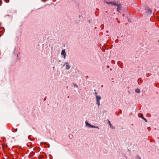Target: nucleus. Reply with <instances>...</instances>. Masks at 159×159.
Here are the masks:
<instances>
[{
	"label": "nucleus",
	"mask_w": 159,
	"mask_h": 159,
	"mask_svg": "<svg viewBox=\"0 0 159 159\" xmlns=\"http://www.w3.org/2000/svg\"><path fill=\"white\" fill-rule=\"evenodd\" d=\"M96 99L97 104L99 106L100 105L99 101L101 98V96H98L97 95H96Z\"/></svg>",
	"instance_id": "1"
},
{
	"label": "nucleus",
	"mask_w": 159,
	"mask_h": 159,
	"mask_svg": "<svg viewBox=\"0 0 159 159\" xmlns=\"http://www.w3.org/2000/svg\"><path fill=\"white\" fill-rule=\"evenodd\" d=\"M63 66H65L66 69L67 70L69 69L70 67V66L67 62L65 63Z\"/></svg>",
	"instance_id": "2"
},
{
	"label": "nucleus",
	"mask_w": 159,
	"mask_h": 159,
	"mask_svg": "<svg viewBox=\"0 0 159 159\" xmlns=\"http://www.w3.org/2000/svg\"><path fill=\"white\" fill-rule=\"evenodd\" d=\"M61 54L63 56L64 58V59L66 58V54L65 52V49L62 50L61 52Z\"/></svg>",
	"instance_id": "3"
},
{
	"label": "nucleus",
	"mask_w": 159,
	"mask_h": 159,
	"mask_svg": "<svg viewBox=\"0 0 159 159\" xmlns=\"http://www.w3.org/2000/svg\"><path fill=\"white\" fill-rule=\"evenodd\" d=\"M121 3H119V4H118V5L116 6L117 7V11L118 12H120V8L121 7Z\"/></svg>",
	"instance_id": "4"
},
{
	"label": "nucleus",
	"mask_w": 159,
	"mask_h": 159,
	"mask_svg": "<svg viewBox=\"0 0 159 159\" xmlns=\"http://www.w3.org/2000/svg\"><path fill=\"white\" fill-rule=\"evenodd\" d=\"M152 11L151 9L148 8L146 11V12L149 14H151L152 13Z\"/></svg>",
	"instance_id": "5"
},
{
	"label": "nucleus",
	"mask_w": 159,
	"mask_h": 159,
	"mask_svg": "<svg viewBox=\"0 0 159 159\" xmlns=\"http://www.w3.org/2000/svg\"><path fill=\"white\" fill-rule=\"evenodd\" d=\"M119 4V3H118V2H116L114 1H112V4L113 5L116 6H118Z\"/></svg>",
	"instance_id": "6"
},
{
	"label": "nucleus",
	"mask_w": 159,
	"mask_h": 159,
	"mask_svg": "<svg viewBox=\"0 0 159 159\" xmlns=\"http://www.w3.org/2000/svg\"><path fill=\"white\" fill-rule=\"evenodd\" d=\"M85 124L87 126H89V127H92L93 126V125H91L89 124L87 121L85 122Z\"/></svg>",
	"instance_id": "7"
},
{
	"label": "nucleus",
	"mask_w": 159,
	"mask_h": 159,
	"mask_svg": "<svg viewBox=\"0 0 159 159\" xmlns=\"http://www.w3.org/2000/svg\"><path fill=\"white\" fill-rule=\"evenodd\" d=\"M108 124H109L110 127H111V128H112L113 129H114V127L112 126L111 124V123L109 121H108Z\"/></svg>",
	"instance_id": "8"
},
{
	"label": "nucleus",
	"mask_w": 159,
	"mask_h": 159,
	"mask_svg": "<svg viewBox=\"0 0 159 159\" xmlns=\"http://www.w3.org/2000/svg\"><path fill=\"white\" fill-rule=\"evenodd\" d=\"M141 117L146 122L147 121L146 119L144 117L143 114H141Z\"/></svg>",
	"instance_id": "9"
},
{
	"label": "nucleus",
	"mask_w": 159,
	"mask_h": 159,
	"mask_svg": "<svg viewBox=\"0 0 159 159\" xmlns=\"http://www.w3.org/2000/svg\"><path fill=\"white\" fill-rule=\"evenodd\" d=\"M135 92L136 93H139L140 92V90L138 89H137L135 90Z\"/></svg>",
	"instance_id": "10"
},
{
	"label": "nucleus",
	"mask_w": 159,
	"mask_h": 159,
	"mask_svg": "<svg viewBox=\"0 0 159 159\" xmlns=\"http://www.w3.org/2000/svg\"><path fill=\"white\" fill-rule=\"evenodd\" d=\"M106 3L108 5H109L110 4H112V1L110 2H106Z\"/></svg>",
	"instance_id": "11"
},
{
	"label": "nucleus",
	"mask_w": 159,
	"mask_h": 159,
	"mask_svg": "<svg viewBox=\"0 0 159 159\" xmlns=\"http://www.w3.org/2000/svg\"><path fill=\"white\" fill-rule=\"evenodd\" d=\"M136 159H141V158L139 157V156H137L136 157Z\"/></svg>",
	"instance_id": "12"
},
{
	"label": "nucleus",
	"mask_w": 159,
	"mask_h": 159,
	"mask_svg": "<svg viewBox=\"0 0 159 159\" xmlns=\"http://www.w3.org/2000/svg\"><path fill=\"white\" fill-rule=\"evenodd\" d=\"M92 128H97V129H99L98 127L97 126H94L93 125V126H92Z\"/></svg>",
	"instance_id": "13"
},
{
	"label": "nucleus",
	"mask_w": 159,
	"mask_h": 159,
	"mask_svg": "<svg viewBox=\"0 0 159 159\" xmlns=\"http://www.w3.org/2000/svg\"><path fill=\"white\" fill-rule=\"evenodd\" d=\"M74 87H76V88H77L78 87V86L77 85H76V84L74 86Z\"/></svg>",
	"instance_id": "14"
},
{
	"label": "nucleus",
	"mask_w": 159,
	"mask_h": 159,
	"mask_svg": "<svg viewBox=\"0 0 159 159\" xmlns=\"http://www.w3.org/2000/svg\"><path fill=\"white\" fill-rule=\"evenodd\" d=\"M44 143V142H42L40 143V144H43Z\"/></svg>",
	"instance_id": "15"
},
{
	"label": "nucleus",
	"mask_w": 159,
	"mask_h": 159,
	"mask_svg": "<svg viewBox=\"0 0 159 159\" xmlns=\"http://www.w3.org/2000/svg\"><path fill=\"white\" fill-rule=\"evenodd\" d=\"M46 0H42V1L43 2H45L46 1Z\"/></svg>",
	"instance_id": "16"
},
{
	"label": "nucleus",
	"mask_w": 159,
	"mask_h": 159,
	"mask_svg": "<svg viewBox=\"0 0 159 159\" xmlns=\"http://www.w3.org/2000/svg\"><path fill=\"white\" fill-rule=\"evenodd\" d=\"M94 94L96 95H97V93L96 92H95Z\"/></svg>",
	"instance_id": "17"
},
{
	"label": "nucleus",
	"mask_w": 159,
	"mask_h": 159,
	"mask_svg": "<svg viewBox=\"0 0 159 159\" xmlns=\"http://www.w3.org/2000/svg\"><path fill=\"white\" fill-rule=\"evenodd\" d=\"M5 146L6 147H7V145H5Z\"/></svg>",
	"instance_id": "18"
},
{
	"label": "nucleus",
	"mask_w": 159,
	"mask_h": 159,
	"mask_svg": "<svg viewBox=\"0 0 159 159\" xmlns=\"http://www.w3.org/2000/svg\"><path fill=\"white\" fill-rule=\"evenodd\" d=\"M107 68H109V66H107Z\"/></svg>",
	"instance_id": "19"
},
{
	"label": "nucleus",
	"mask_w": 159,
	"mask_h": 159,
	"mask_svg": "<svg viewBox=\"0 0 159 159\" xmlns=\"http://www.w3.org/2000/svg\"><path fill=\"white\" fill-rule=\"evenodd\" d=\"M150 128H148V129H149Z\"/></svg>",
	"instance_id": "20"
},
{
	"label": "nucleus",
	"mask_w": 159,
	"mask_h": 159,
	"mask_svg": "<svg viewBox=\"0 0 159 159\" xmlns=\"http://www.w3.org/2000/svg\"><path fill=\"white\" fill-rule=\"evenodd\" d=\"M1 35L0 34V37H1Z\"/></svg>",
	"instance_id": "21"
}]
</instances>
